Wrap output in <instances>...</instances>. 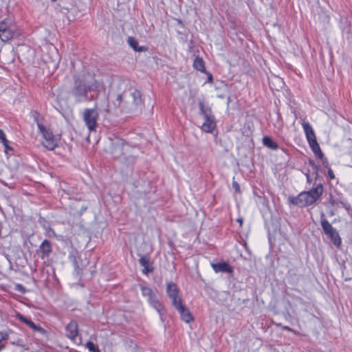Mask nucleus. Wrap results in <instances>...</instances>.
<instances>
[{
  "label": "nucleus",
  "mask_w": 352,
  "mask_h": 352,
  "mask_svg": "<svg viewBox=\"0 0 352 352\" xmlns=\"http://www.w3.org/2000/svg\"><path fill=\"white\" fill-rule=\"evenodd\" d=\"M322 192L323 186L319 184L309 190L300 192L296 196H289L287 202L290 206L305 208L316 203L320 198Z\"/></svg>",
  "instance_id": "nucleus-1"
},
{
  "label": "nucleus",
  "mask_w": 352,
  "mask_h": 352,
  "mask_svg": "<svg viewBox=\"0 0 352 352\" xmlns=\"http://www.w3.org/2000/svg\"><path fill=\"white\" fill-rule=\"evenodd\" d=\"M131 97L132 98V102L127 103L123 100V95L118 94L113 102V104L118 106L121 113H129L140 110L144 104V99L141 92L138 89H135L131 93Z\"/></svg>",
  "instance_id": "nucleus-2"
},
{
  "label": "nucleus",
  "mask_w": 352,
  "mask_h": 352,
  "mask_svg": "<svg viewBox=\"0 0 352 352\" xmlns=\"http://www.w3.org/2000/svg\"><path fill=\"white\" fill-rule=\"evenodd\" d=\"M19 35L20 31L11 18L0 19V38L2 41L6 42Z\"/></svg>",
  "instance_id": "nucleus-3"
},
{
  "label": "nucleus",
  "mask_w": 352,
  "mask_h": 352,
  "mask_svg": "<svg viewBox=\"0 0 352 352\" xmlns=\"http://www.w3.org/2000/svg\"><path fill=\"white\" fill-rule=\"evenodd\" d=\"M142 295L146 298L148 305L156 310L158 314L162 316L166 313L164 305L158 299L155 292L149 287L142 285H140Z\"/></svg>",
  "instance_id": "nucleus-4"
},
{
  "label": "nucleus",
  "mask_w": 352,
  "mask_h": 352,
  "mask_svg": "<svg viewBox=\"0 0 352 352\" xmlns=\"http://www.w3.org/2000/svg\"><path fill=\"white\" fill-rule=\"evenodd\" d=\"M320 225L323 230L324 233L330 239L331 241L336 247H340L342 243V239L337 230L333 228L329 221L324 218V214H322L320 220Z\"/></svg>",
  "instance_id": "nucleus-5"
},
{
  "label": "nucleus",
  "mask_w": 352,
  "mask_h": 352,
  "mask_svg": "<svg viewBox=\"0 0 352 352\" xmlns=\"http://www.w3.org/2000/svg\"><path fill=\"white\" fill-rule=\"evenodd\" d=\"M37 124L38 130L44 139L42 142L43 145L48 150L54 149L57 146V139L53 135L52 130L41 123L38 122Z\"/></svg>",
  "instance_id": "nucleus-6"
},
{
  "label": "nucleus",
  "mask_w": 352,
  "mask_h": 352,
  "mask_svg": "<svg viewBox=\"0 0 352 352\" xmlns=\"http://www.w3.org/2000/svg\"><path fill=\"white\" fill-rule=\"evenodd\" d=\"M166 291L173 306H175L176 304L182 301V297L179 295V289L175 283L173 282L168 283Z\"/></svg>",
  "instance_id": "nucleus-7"
},
{
  "label": "nucleus",
  "mask_w": 352,
  "mask_h": 352,
  "mask_svg": "<svg viewBox=\"0 0 352 352\" xmlns=\"http://www.w3.org/2000/svg\"><path fill=\"white\" fill-rule=\"evenodd\" d=\"M98 113L94 109H85L83 120L89 131L95 130Z\"/></svg>",
  "instance_id": "nucleus-8"
},
{
  "label": "nucleus",
  "mask_w": 352,
  "mask_h": 352,
  "mask_svg": "<svg viewBox=\"0 0 352 352\" xmlns=\"http://www.w3.org/2000/svg\"><path fill=\"white\" fill-rule=\"evenodd\" d=\"M174 308L179 312L181 319L186 322L189 323L192 322L194 318L189 309L183 304V302H180L173 306Z\"/></svg>",
  "instance_id": "nucleus-9"
},
{
  "label": "nucleus",
  "mask_w": 352,
  "mask_h": 352,
  "mask_svg": "<svg viewBox=\"0 0 352 352\" xmlns=\"http://www.w3.org/2000/svg\"><path fill=\"white\" fill-rule=\"evenodd\" d=\"M210 266L215 273H228L232 276L234 274V268L230 266L227 261H222L219 263H212Z\"/></svg>",
  "instance_id": "nucleus-10"
},
{
  "label": "nucleus",
  "mask_w": 352,
  "mask_h": 352,
  "mask_svg": "<svg viewBox=\"0 0 352 352\" xmlns=\"http://www.w3.org/2000/svg\"><path fill=\"white\" fill-rule=\"evenodd\" d=\"M302 126L305 134L308 144L316 142V137L315 132L311 125L308 122H303Z\"/></svg>",
  "instance_id": "nucleus-11"
},
{
  "label": "nucleus",
  "mask_w": 352,
  "mask_h": 352,
  "mask_svg": "<svg viewBox=\"0 0 352 352\" xmlns=\"http://www.w3.org/2000/svg\"><path fill=\"white\" fill-rule=\"evenodd\" d=\"M216 126L215 118L212 116L205 118V121L202 124L201 129L205 133H212Z\"/></svg>",
  "instance_id": "nucleus-12"
},
{
  "label": "nucleus",
  "mask_w": 352,
  "mask_h": 352,
  "mask_svg": "<svg viewBox=\"0 0 352 352\" xmlns=\"http://www.w3.org/2000/svg\"><path fill=\"white\" fill-rule=\"evenodd\" d=\"M127 43L135 52H147L148 50L147 46H139L138 40L133 36H129L127 38Z\"/></svg>",
  "instance_id": "nucleus-13"
},
{
  "label": "nucleus",
  "mask_w": 352,
  "mask_h": 352,
  "mask_svg": "<svg viewBox=\"0 0 352 352\" xmlns=\"http://www.w3.org/2000/svg\"><path fill=\"white\" fill-rule=\"evenodd\" d=\"M78 335V324L72 321L66 327V336L71 340H74Z\"/></svg>",
  "instance_id": "nucleus-14"
},
{
  "label": "nucleus",
  "mask_w": 352,
  "mask_h": 352,
  "mask_svg": "<svg viewBox=\"0 0 352 352\" xmlns=\"http://www.w3.org/2000/svg\"><path fill=\"white\" fill-rule=\"evenodd\" d=\"M139 263L144 267L143 274H147L153 272L154 268L150 264L149 258L146 256H142L139 259Z\"/></svg>",
  "instance_id": "nucleus-15"
},
{
  "label": "nucleus",
  "mask_w": 352,
  "mask_h": 352,
  "mask_svg": "<svg viewBox=\"0 0 352 352\" xmlns=\"http://www.w3.org/2000/svg\"><path fill=\"white\" fill-rule=\"evenodd\" d=\"M193 68L202 73H207L205 67V63L203 58L200 56H196L192 63Z\"/></svg>",
  "instance_id": "nucleus-16"
},
{
  "label": "nucleus",
  "mask_w": 352,
  "mask_h": 352,
  "mask_svg": "<svg viewBox=\"0 0 352 352\" xmlns=\"http://www.w3.org/2000/svg\"><path fill=\"white\" fill-rule=\"evenodd\" d=\"M263 144L272 150H277L278 148V144L269 136H264L262 139Z\"/></svg>",
  "instance_id": "nucleus-17"
},
{
  "label": "nucleus",
  "mask_w": 352,
  "mask_h": 352,
  "mask_svg": "<svg viewBox=\"0 0 352 352\" xmlns=\"http://www.w3.org/2000/svg\"><path fill=\"white\" fill-rule=\"evenodd\" d=\"M312 152L315 154V155L320 159H323V153L320 149L319 144L318 142H314L309 144Z\"/></svg>",
  "instance_id": "nucleus-18"
},
{
  "label": "nucleus",
  "mask_w": 352,
  "mask_h": 352,
  "mask_svg": "<svg viewBox=\"0 0 352 352\" xmlns=\"http://www.w3.org/2000/svg\"><path fill=\"white\" fill-rule=\"evenodd\" d=\"M199 107L201 111V115L204 116V119L207 118V117H210L214 116L212 112V109L209 107H205L203 102H199Z\"/></svg>",
  "instance_id": "nucleus-19"
},
{
  "label": "nucleus",
  "mask_w": 352,
  "mask_h": 352,
  "mask_svg": "<svg viewBox=\"0 0 352 352\" xmlns=\"http://www.w3.org/2000/svg\"><path fill=\"white\" fill-rule=\"evenodd\" d=\"M41 250L42 251L43 256H48L52 251V246L50 242L47 240H44L42 244L41 245Z\"/></svg>",
  "instance_id": "nucleus-20"
},
{
  "label": "nucleus",
  "mask_w": 352,
  "mask_h": 352,
  "mask_svg": "<svg viewBox=\"0 0 352 352\" xmlns=\"http://www.w3.org/2000/svg\"><path fill=\"white\" fill-rule=\"evenodd\" d=\"M29 327L36 331L40 332L41 333H45V331L43 328H41L40 326L35 324L32 321L31 322V323H30Z\"/></svg>",
  "instance_id": "nucleus-21"
},
{
  "label": "nucleus",
  "mask_w": 352,
  "mask_h": 352,
  "mask_svg": "<svg viewBox=\"0 0 352 352\" xmlns=\"http://www.w3.org/2000/svg\"><path fill=\"white\" fill-rule=\"evenodd\" d=\"M85 346H86V348H87L89 349V351L91 352H95L96 351H97L98 349L97 348V346L91 341L87 342L86 343Z\"/></svg>",
  "instance_id": "nucleus-22"
},
{
  "label": "nucleus",
  "mask_w": 352,
  "mask_h": 352,
  "mask_svg": "<svg viewBox=\"0 0 352 352\" xmlns=\"http://www.w3.org/2000/svg\"><path fill=\"white\" fill-rule=\"evenodd\" d=\"M86 91H87V89H86V87L85 85H83V86H81V85L77 86L76 85V94H78V95H82Z\"/></svg>",
  "instance_id": "nucleus-23"
},
{
  "label": "nucleus",
  "mask_w": 352,
  "mask_h": 352,
  "mask_svg": "<svg viewBox=\"0 0 352 352\" xmlns=\"http://www.w3.org/2000/svg\"><path fill=\"white\" fill-rule=\"evenodd\" d=\"M16 318H19L21 321L25 323L28 326L30 325V323H31L32 320H29L28 318L24 317L23 315L20 314H16Z\"/></svg>",
  "instance_id": "nucleus-24"
},
{
  "label": "nucleus",
  "mask_w": 352,
  "mask_h": 352,
  "mask_svg": "<svg viewBox=\"0 0 352 352\" xmlns=\"http://www.w3.org/2000/svg\"><path fill=\"white\" fill-rule=\"evenodd\" d=\"M232 188L234 189L235 192H241L240 186L237 182L233 180L232 183Z\"/></svg>",
  "instance_id": "nucleus-25"
},
{
  "label": "nucleus",
  "mask_w": 352,
  "mask_h": 352,
  "mask_svg": "<svg viewBox=\"0 0 352 352\" xmlns=\"http://www.w3.org/2000/svg\"><path fill=\"white\" fill-rule=\"evenodd\" d=\"M278 326H280L283 330H285V331H287L292 332V333H294L296 335L298 334V332H296L295 330H294L293 329L290 328L289 327L283 326V325H280V324H278Z\"/></svg>",
  "instance_id": "nucleus-26"
},
{
  "label": "nucleus",
  "mask_w": 352,
  "mask_h": 352,
  "mask_svg": "<svg viewBox=\"0 0 352 352\" xmlns=\"http://www.w3.org/2000/svg\"><path fill=\"white\" fill-rule=\"evenodd\" d=\"M5 147V153H8L9 150H11V147L8 145V141L6 139L5 142H1Z\"/></svg>",
  "instance_id": "nucleus-27"
},
{
  "label": "nucleus",
  "mask_w": 352,
  "mask_h": 352,
  "mask_svg": "<svg viewBox=\"0 0 352 352\" xmlns=\"http://www.w3.org/2000/svg\"><path fill=\"white\" fill-rule=\"evenodd\" d=\"M327 173H328V176L330 178V179H333L335 178V175L333 173V171L330 167H328Z\"/></svg>",
  "instance_id": "nucleus-28"
},
{
  "label": "nucleus",
  "mask_w": 352,
  "mask_h": 352,
  "mask_svg": "<svg viewBox=\"0 0 352 352\" xmlns=\"http://www.w3.org/2000/svg\"><path fill=\"white\" fill-rule=\"evenodd\" d=\"M0 140L1 142H5L6 141L5 134H4L3 131H1V129H0Z\"/></svg>",
  "instance_id": "nucleus-29"
},
{
  "label": "nucleus",
  "mask_w": 352,
  "mask_h": 352,
  "mask_svg": "<svg viewBox=\"0 0 352 352\" xmlns=\"http://www.w3.org/2000/svg\"><path fill=\"white\" fill-rule=\"evenodd\" d=\"M205 74H206L207 75V76H208V80H207V81H208V82H212V75L210 72H207V73H205Z\"/></svg>",
  "instance_id": "nucleus-30"
},
{
  "label": "nucleus",
  "mask_w": 352,
  "mask_h": 352,
  "mask_svg": "<svg viewBox=\"0 0 352 352\" xmlns=\"http://www.w3.org/2000/svg\"><path fill=\"white\" fill-rule=\"evenodd\" d=\"M320 160L322 161V164L324 165V166L326 168H328L329 164H328L327 159L323 156V159H320Z\"/></svg>",
  "instance_id": "nucleus-31"
},
{
  "label": "nucleus",
  "mask_w": 352,
  "mask_h": 352,
  "mask_svg": "<svg viewBox=\"0 0 352 352\" xmlns=\"http://www.w3.org/2000/svg\"><path fill=\"white\" fill-rule=\"evenodd\" d=\"M305 176H306V178H307V182H311V179H310V175H309V170H307L305 173Z\"/></svg>",
  "instance_id": "nucleus-32"
},
{
  "label": "nucleus",
  "mask_w": 352,
  "mask_h": 352,
  "mask_svg": "<svg viewBox=\"0 0 352 352\" xmlns=\"http://www.w3.org/2000/svg\"><path fill=\"white\" fill-rule=\"evenodd\" d=\"M16 287H17V289H18L19 291L24 292V290H23V286H22V285H16Z\"/></svg>",
  "instance_id": "nucleus-33"
},
{
  "label": "nucleus",
  "mask_w": 352,
  "mask_h": 352,
  "mask_svg": "<svg viewBox=\"0 0 352 352\" xmlns=\"http://www.w3.org/2000/svg\"><path fill=\"white\" fill-rule=\"evenodd\" d=\"M55 235H56V234H55V232H54L53 230H50L49 231V236H54Z\"/></svg>",
  "instance_id": "nucleus-34"
},
{
  "label": "nucleus",
  "mask_w": 352,
  "mask_h": 352,
  "mask_svg": "<svg viewBox=\"0 0 352 352\" xmlns=\"http://www.w3.org/2000/svg\"><path fill=\"white\" fill-rule=\"evenodd\" d=\"M236 221H237V222H239V223H240V226H242V224H243V219H242V218H238V219H236Z\"/></svg>",
  "instance_id": "nucleus-35"
},
{
  "label": "nucleus",
  "mask_w": 352,
  "mask_h": 352,
  "mask_svg": "<svg viewBox=\"0 0 352 352\" xmlns=\"http://www.w3.org/2000/svg\"><path fill=\"white\" fill-rule=\"evenodd\" d=\"M344 207H345V208H346V210H349V206H344Z\"/></svg>",
  "instance_id": "nucleus-36"
},
{
  "label": "nucleus",
  "mask_w": 352,
  "mask_h": 352,
  "mask_svg": "<svg viewBox=\"0 0 352 352\" xmlns=\"http://www.w3.org/2000/svg\"><path fill=\"white\" fill-rule=\"evenodd\" d=\"M52 1H56V0H52Z\"/></svg>",
  "instance_id": "nucleus-37"
}]
</instances>
